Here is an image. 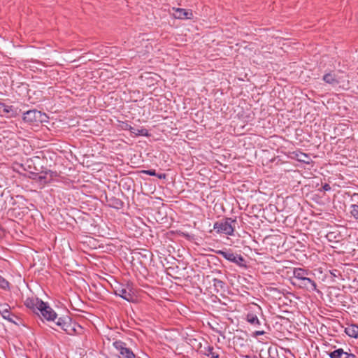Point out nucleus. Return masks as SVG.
Wrapping results in <instances>:
<instances>
[{
	"label": "nucleus",
	"mask_w": 358,
	"mask_h": 358,
	"mask_svg": "<svg viewBox=\"0 0 358 358\" xmlns=\"http://www.w3.org/2000/svg\"><path fill=\"white\" fill-rule=\"evenodd\" d=\"M55 324L69 335L80 334L83 331V327L68 316L58 318Z\"/></svg>",
	"instance_id": "obj_1"
},
{
	"label": "nucleus",
	"mask_w": 358,
	"mask_h": 358,
	"mask_svg": "<svg viewBox=\"0 0 358 358\" xmlns=\"http://www.w3.org/2000/svg\"><path fill=\"white\" fill-rule=\"evenodd\" d=\"M236 220L231 218H226L214 224V229L217 233H223L231 236L236 227Z\"/></svg>",
	"instance_id": "obj_2"
},
{
	"label": "nucleus",
	"mask_w": 358,
	"mask_h": 358,
	"mask_svg": "<svg viewBox=\"0 0 358 358\" xmlns=\"http://www.w3.org/2000/svg\"><path fill=\"white\" fill-rule=\"evenodd\" d=\"M33 307H35L42 316L49 321H55L57 319V314L55 311L43 301L36 299L35 301H30Z\"/></svg>",
	"instance_id": "obj_3"
},
{
	"label": "nucleus",
	"mask_w": 358,
	"mask_h": 358,
	"mask_svg": "<svg viewBox=\"0 0 358 358\" xmlns=\"http://www.w3.org/2000/svg\"><path fill=\"white\" fill-rule=\"evenodd\" d=\"M115 294L127 301H134L136 296L132 287L129 285H121L115 288Z\"/></svg>",
	"instance_id": "obj_4"
},
{
	"label": "nucleus",
	"mask_w": 358,
	"mask_h": 358,
	"mask_svg": "<svg viewBox=\"0 0 358 358\" xmlns=\"http://www.w3.org/2000/svg\"><path fill=\"white\" fill-rule=\"evenodd\" d=\"M114 348L120 355V358H136L135 355L128 348L126 344L122 341H115L113 343Z\"/></svg>",
	"instance_id": "obj_5"
},
{
	"label": "nucleus",
	"mask_w": 358,
	"mask_h": 358,
	"mask_svg": "<svg viewBox=\"0 0 358 358\" xmlns=\"http://www.w3.org/2000/svg\"><path fill=\"white\" fill-rule=\"evenodd\" d=\"M198 350L201 354L210 358H218L219 357L218 352L215 351L214 348L208 345L207 343H205L204 345L200 343Z\"/></svg>",
	"instance_id": "obj_6"
},
{
	"label": "nucleus",
	"mask_w": 358,
	"mask_h": 358,
	"mask_svg": "<svg viewBox=\"0 0 358 358\" xmlns=\"http://www.w3.org/2000/svg\"><path fill=\"white\" fill-rule=\"evenodd\" d=\"M172 10L174 11L172 15L176 19H191L193 17V13L190 10H185L179 8H172Z\"/></svg>",
	"instance_id": "obj_7"
},
{
	"label": "nucleus",
	"mask_w": 358,
	"mask_h": 358,
	"mask_svg": "<svg viewBox=\"0 0 358 358\" xmlns=\"http://www.w3.org/2000/svg\"><path fill=\"white\" fill-rule=\"evenodd\" d=\"M41 113L36 110H30L24 113L23 120L27 122L40 121Z\"/></svg>",
	"instance_id": "obj_8"
},
{
	"label": "nucleus",
	"mask_w": 358,
	"mask_h": 358,
	"mask_svg": "<svg viewBox=\"0 0 358 358\" xmlns=\"http://www.w3.org/2000/svg\"><path fill=\"white\" fill-rule=\"evenodd\" d=\"M9 310L10 307L7 304L0 306V313L1 314L3 318L8 320L10 322L16 323L15 321L13 320V317L15 316L10 313Z\"/></svg>",
	"instance_id": "obj_9"
},
{
	"label": "nucleus",
	"mask_w": 358,
	"mask_h": 358,
	"mask_svg": "<svg viewBox=\"0 0 358 358\" xmlns=\"http://www.w3.org/2000/svg\"><path fill=\"white\" fill-rule=\"evenodd\" d=\"M323 80L332 87H336L339 84L340 81L334 73H328L324 75Z\"/></svg>",
	"instance_id": "obj_10"
},
{
	"label": "nucleus",
	"mask_w": 358,
	"mask_h": 358,
	"mask_svg": "<svg viewBox=\"0 0 358 358\" xmlns=\"http://www.w3.org/2000/svg\"><path fill=\"white\" fill-rule=\"evenodd\" d=\"M300 286L312 290L316 289V283L307 277L303 278L302 280H300Z\"/></svg>",
	"instance_id": "obj_11"
},
{
	"label": "nucleus",
	"mask_w": 358,
	"mask_h": 358,
	"mask_svg": "<svg viewBox=\"0 0 358 358\" xmlns=\"http://www.w3.org/2000/svg\"><path fill=\"white\" fill-rule=\"evenodd\" d=\"M345 332L352 338H358V326L356 324H351L346 327Z\"/></svg>",
	"instance_id": "obj_12"
},
{
	"label": "nucleus",
	"mask_w": 358,
	"mask_h": 358,
	"mask_svg": "<svg viewBox=\"0 0 358 358\" xmlns=\"http://www.w3.org/2000/svg\"><path fill=\"white\" fill-rule=\"evenodd\" d=\"M217 253L218 255H221L222 257H223L224 258H225L226 259L229 260V262H236V255L233 252L219 250L217 252Z\"/></svg>",
	"instance_id": "obj_13"
},
{
	"label": "nucleus",
	"mask_w": 358,
	"mask_h": 358,
	"mask_svg": "<svg viewBox=\"0 0 358 358\" xmlns=\"http://www.w3.org/2000/svg\"><path fill=\"white\" fill-rule=\"evenodd\" d=\"M3 108V115H8L10 117L15 116L17 115V109L15 108L13 106H7L4 104L3 106H1Z\"/></svg>",
	"instance_id": "obj_14"
},
{
	"label": "nucleus",
	"mask_w": 358,
	"mask_h": 358,
	"mask_svg": "<svg viewBox=\"0 0 358 358\" xmlns=\"http://www.w3.org/2000/svg\"><path fill=\"white\" fill-rule=\"evenodd\" d=\"M307 274V271L303 268H297L294 270V277L299 280L305 278Z\"/></svg>",
	"instance_id": "obj_15"
},
{
	"label": "nucleus",
	"mask_w": 358,
	"mask_h": 358,
	"mask_svg": "<svg viewBox=\"0 0 358 358\" xmlns=\"http://www.w3.org/2000/svg\"><path fill=\"white\" fill-rule=\"evenodd\" d=\"M247 321L251 324L259 325L260 321L259 320L257 315L252 313H248L246 316Z\"/></svg>",
	"instance_id": "obj_16"
},
{
	"label": "nucleus",
	"mask_w": 358,
	"mask_h": 358,
	"mask_svg": "<svg viewBox=\"0 0 358 358\" xmlns=\"http://www.w3.org/2000/svg\"><path fill=\"white\" fill-rule=\"evenodd\" d=\"M343 350L341 348L337 349L329 353V357L331 358H341L343 355Z\"/></svg>",
	"instance_id": "obj_17"
},
{
	"label": "nucleus",
	"mask_w": 358,
	"mask_h": 358,
	"mask_svg": "<svg viewBox=\"0 0 358 358\" xmlns=\"http://www.w3.org/2000/svg\"><path fill=\"white\" fill-rule=\"evenodd\" d=\"M350 208L351 215L355 219L358 220V205L352 204Z\"/></svg>",
	"instance_id": "obj_18"
},
{
	"label": "nucleus",
	"mask_w": 358,
	"mask_h": 358,
	"mask_svg": "<svg viewBox=\"0 0 358 358\" xmlns=\"http://www.w3.org/2000/svg\"><path fill=\"white\" fill-rule=\"evenodd\" d=\"M8 282L0 275V287L3 289L8 287Z\"/></svg>",
	"instance_id": "obj_19"
},
{
	"label": "nucleus",
	"mask_w": 358,
	"mask_h": 358,
	"mask_svg": "<svg viewBox=\"0 0 358 358\" xmlns=\"http://www.w3.org/2000/svg\"><path fill=\"white\" fill-rule=\"evenodd\" d=\"M236 262H234V263H235L239 266H243V262H245V260L241 255H236Z\"/></svg>",
	"instance_id": "obj_20"
},
{
	"label": "nucleus",
	"mask_w": 358,
	"mask_h": 358,
	"mask_svg": "<svg viewBox=\"0 0 358 358\" xmlns=\"http://www.w3.org/2000/svg\"><path fill=\"white\" fill-rule=\"evenodd\" d=\"M341 358H356V356L353 354L348 353L347 352H345L343 350V355L341 356Z\"/></svg>",
	"instance_id": "obj_21"
},
{
	"label": "nucleus",
	"mask_w": 358,
	"mask_h": 358,
	"mask_svg": "<svg viewBox=\"0 0 358 358\" xmlns=\"http://www.w3.org/2000/svg\"><path fill=\"white\" fill-rule=\"evenodd\" d=\"M143 173L148 174V175H150V176H155L156 175V173H155V170H146V171H143Z\"/></svg>",
	"instance_id": "obj_22"
},
{
	"label": "nucleus",
	"mask_w": 358,
	"mask_h": 358,
	"mask_svg": "<svg viewBox=\"0 0 358 358\" xmlns=\"http://www.w3.org/2000/svg\"><path fill=\"white\" fill-rule=\"evenodd\" d=\"M265 334L264 331H256L253 333L254 337H257L258 336L264 335Z\"/></svg>",
	"instance_id": "obj_23"
},
{
	"label": "nucleus",
	"mask_w": 358,
	"mask_h": 358,
	"mask_svg": "<svg viewBox=\"0 0 358 358\" xmlns=\"http://www.w3.org/2000/svg\"><path fill=\"white\" fill-rule=\"evenodd\" d=\"M323 189L325 191H329L331 189V187L329 184H325L324 186H323Z\"/></svg>",
	"instance_id": "obj_24"
},
{
	"label": "nucleus",
	"mask_w": 358,
	"mask_h": 358,
	"mask_svg": "<svg viewBox=\"0 0 358 358\" xmlns=\"http://www.w3.org/2000/svg\"><path fill=\"white\" fill-rule=\"evenodd\" d=\"M4 103H0V106H3ZM3 108L0 107V115H3Z\"/></svg>",
	"instance_id": "obj_25"
},
{
	"label": "nucleus",
	"mask_w": 358,
	"mask_h": 358,
	"mask_svg": "<svg viewBox=\"0 0 358 358\" xmlns=\"http://www.w3.org/2000/svg\"><path fill=\"white\" fill-rule=\"evenodd\" d=\"M158 177H159V178H165V175H164V174L159 175Z\"/></svg>",
	"instance_id": "obj_26"
},
{
	"label": "nucleus",
	"mask_w": 358,
	"mask_h": 358,
	"mask_svg": "<svg viewBox=\"0 0 358 358\" xmlns=\"http://www.w3.org/2000/svg\"><path fill=\"white\" fill-rule=\"evenodd\" d=\"M130 130L132 133L137 134V133L135 131H133V128L130 127Z\"/></svg>",
	"instance_id": "obj_27"
},
{
	"label": "nucleus",
	"mask_w": 358,
	"mask_h": 358,
	"mask_svg": "<svg viewBox=\"0 0 358 358\" xmlns=\"http://www.w3.org/2000/svg\"><path fill=\"white\" fill-rule=\"evenodd\" d=\"M26 304H27V306H29V301H27V302L26 303Z\"/></svg>",
	"instance_id": "obj_28"
},
{
	"label": "nucleus",
	"mask_w": 358,
	"mask_h": 358,
	"mask_svg": "<svg viewBox=\"0 0 358 358\" xmlns=\"http://www.w3.org/2000/svg\"><path fill=\"white\" fill-rule=\"evenodd\" d=\"M270 358H275V357H270Z\"/></svg>",
	"instance_id": "obj_29"
}]
</instances>
